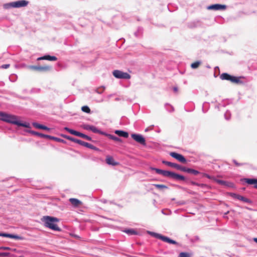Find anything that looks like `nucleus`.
I'll list each match as a JSON object with an SVG mask.
<instances>
[{
	"label": "nucleus",
	"mask_w": 257,
	"mask_h": 257,
	"mask_svg": "<svg viewBox=\"0 0 257 257\" xmlns=\"http://www.w3.org/2000/svg\"><path fill=\"white\" fill-rule=\"evenodd\" d=\"M28 4V2L25 0H22L12 3L11 5L14 8H20L26 6Z\"/></svg>",
	"instance_id": "12"
},
{
	"label": "nucleus",
	"mask_w": 257,
	"mask_h": 257,
	"mask_svg": "<svg viewBox=\"0 0 257 257\" xmlns=\"http://www.w3.org/2000/svg\"><path fill=\"white\" fill-rule=\"evenodd\" d=\"M46 60L50 61H55L57 60V58L54 56L45 55L44 56L39 57L37 60Z\"/></svg>",
	"instance_id": "19"
},
{
	"label": "nucleus",
	"mask_w": 257,
	"mask_h": 257,
	"mask_svg": "<svg viewBox=\"0 0 257 257\" xmlns=\"http://www.w3.org/2000/svg\"><path fill=\"white\" fill-rule=\"evenodd\" d=\"M226 8V6L224 5H220V4H215L209 6L208 7V9L209 10H225Z\"/></svg>",
	"instance_id": "16"
},
{
	"label": "nucleus",
	"mask_w": 257,
	"mask_h": 257,
	"mask_svg": "<svg viewBox=\"0 0 257 257\" xmlns=\"http://www.w3.org/2000/svg\"><path fill=\"white\" fill-rule=\"evenodd\" d=\"M0 236L9 237V238H14L16 239H19V240L24 239V238L22 236H19L17 235L6 233L0 232Z\"/></svg>",
	"instance_id": "15"
},
{
	"label": "nucleus",
	"mask_w": 257,
	"mask_h": 257,
	"mask_svg": "<svg viewBox=\"0 0 257 257\" xmlns=\"http://www.w3.org/2000/svg\"><path fill=\"white\" fill-rule=\"evenodd\" d=\"M200 64V62L199 61L195 62L191 64V66L193 69H196L199 67Z\"/></svg>",
	"instance_id": "31"
},
{
	"label": "nucleus",
	"mask_w": 257,
	"mask_h": 257,
	"mask_svg": "<svg viewBox=\"0 0 257 257\" xmlns=\"http://www.w3.org/2000/svg\"><path fill=\"white\" fill-rule=\"evenodd\" d=\"M202 175H203V176L206 177L207 178L210 179H212L213 180H214V179L215 178L214 177L210 176H209V175H208L207 174H206V173H203Z\"/></svg>",
	"instance_id": "37"
},
{
	"label": "nucleus",
	"mask_w": 257,
	"mask_h": 257,
	"mask_svg": "<svg viewBox=\"0 0 257 257\" xmlns=\"http://www.w3.org/2000/svg\"><path fill=\"white\" fill-rule=\"evenodd\" d=\"M51 140H54L57 142H61V143H65L66 142L63 140H62L61 139H59V138H56V137H52L51 136Z\"/></svg>",
	"instance_id": "33"
},
{
	"label": "nucleus",
	"mask_w": 257,
	"mask_h": 257,
	"mask_svg": "<svg viewBox=\"0 0 257 257\" xmlns=\"http://www.w3.org/2000/svg\"><path fill=\"white\" fill-rule=\"evenodd\" d=\"M32 133L35 135L38 136L41 138H48V139H51V136L44 135V134L39 133L38 132H32Z\"/></svg>",
	"instance_id": "24"
},
{
	"label": "nucleus",
	"mask_w": 257,
	"mask_h": 257,
	"mask_svg": "<svg viewBox=\"0 0 257 257\" xmlns=\"http://www.w3.org/2000/svg\"><path fill=\"white\" fill-rule=\"evenodd\" d=\"M243 181L249 185H253V187L257 189V179L244 178Z\"/></svg>",
	"instance_id": "17"
},
{
	"label": "nucleus",
	"mask_w": 257,
	"mask_h": 257,
	"mask_svg": "<svg viewBox=\"0 0 257 257\" xmlns=\"http://www.w3.org/2000/svg\"><path fill=\"white\" fill-rule=\"evenodd\" d=\"M162 163L163 164L166 165L168 166L175 168L177 169V170L184 171V170H185V167H183L180 166V165H178L176 163H173L170 162L166 161H163Z\"/></svg>",
	"instance_id": "11"
},
{
	"label": "nucleus",
	"mask_w": 257,
	"mask_h": 257,
	"mask_svg": "<svg viewBox=\"0 0 257 257\" xmlns=\"http://www.w3.org/2000/svg\"><path fill=\"white\" fill-rule=\"evenodd\" d=\"M0 249L3 250H10V248L9 247L2 246L0 247Z\"/></svg>",
	"instance_id": "41"
},
{
	"label": "nucleus",
	"mask_w": 257,
	"mask_h": 257,
	"mask_svg": "<svg viewBox=\"0 0 257 257\" xmlns=\"http://www.w3.org/2000/svg\"><path fill=\"white\" fill-rule=\"evenodd\" d=\"M183 172H187L188 173H191L195 175L199 174V172L197 170L190 168H187L186 167H185V170H184Z\"/></svg>",
	"instance_id": "23"
},
{
	"label": "nucleus",
	"mask_w": 257,
	"mask_h": 257,
	"mask_svg": "<svg viewBox=\"0 0 257 257\" xmlns=\"http://www.w3.org/2000/svg\"><path fill=\"white\" fill-rule=\"evenodd\" d=\"M113 75L116 78L129 79L131 75L126 72H123L121 71L115 70L112 72Z\"/></svg>",
	"instance_id": "5"
},
{
	"label": "nucleus",
	"mask_w": 257,
	"mask_h": 257,
	"mask_svg": "<svg viewBox=\"0 0 257 257\" xmlns=\"http://www.w3.org/2000/svg\"><path fill=\"white\" fill-rule=\"evenodd\" d=\"M125 232L129 234H131V235H133V234H136L137 233V231H136L134 229H128V230H126L125 231Z\"/></svg>",
	"instance_id": "35"
},
{
	"label": "nucleus",
	"mask_w": 257,
	"mask_h": 257,
	"mask_svg": "<svg viewBox=\"0 0 257 257\" xmlns=\"http://www.w3.org/2000/svg\"><path fill=\"white\" fill-rule=\"evenodd\" d=\"M191 255H190V254L189 253H187V252H181L178 257H190Z\"/></svg>",
	"instance_id": "34"
},
{
	"label": "nucleus",
	"mask_w": 257,
	"mask_h": 257,
	"mask_svg": "<svg viewBox=\"0 0 257 257\" xmlns=\"http://www.w3.org/2000/svg\"><path fill=\"white\" fill-rule=\"evenodd\" d=\"M28 68L32 70L38 72H47L50 71L52 68L51 66L49 65L43 66L31 65Z\"/></svg>",
	"instance_id": "6"
},
{
	"label": "nucleus",
	"mask_w": 257,
	"mask_h": 257,
	"mask_svg": "<svg viewBox=\"0 0 257 257\" xmlns=\"http://www.w3.org/2000/svg\"><path fill=\"white\" fill-rule=\"evenodd\" d=\"M10 67V64H4L1 66V68L4 69H7Z\"/></svg>",
	"instance_id": "40"
},
{
	"label": "nucleus",
	"mask_w": 257,
	"mask_h": 257,
	"mask_svg": "<svg viewBox=\"0 0 257 257\" xmlns=\"http://www.w3.org/2000/svg\"><path fill=\"white\" fill-rule=\"evenodd\" d=\"M253 240H254L256 243H257V238H253Z\"/></svg>",
	"instance_id": "44"
},
{
	"label": "nucleus",
	"mask_w": 257,
	"mask_h": 257,
	"mask_svg": "<svg viewBox=\"0 0 257 257\" xmlns=\"http://www.w3.org/2000/svg\"><path fill=\"white\" fill-rule=\"evenodd\" d=\"M69 201L72 205L75 207H78L82 205V202L76 198H70Z\"/></svg>",
	"instance_id": "18"
},
{
	"label": "nucleus",
	"mask_w": 257,
	"mask_h": 257,
	"mask_svg": "<svg viewBox=\"0 0 257 257\" xmlns=\"http://www.w3.org/2000/svg\"><path fill=\"white\" fill-rule=\"evenodd\" d=\"M171 178L174 179L175 180H182V181H184L185 179V177L183 176L180 175L179 174H177L173 173V172L172 173V176Z\"/></svg>",
	"instance_id": "22"
},
{
	"label": "nucleus",
	"mask_w": 257,
	"mask_h": 257,
	"mask_svg": "<svg viewBox=\"0 0 257 257\" xmlns=\"http://www.w3.org/2000/svg\"><path fill=\"white\" fill-rule=\"evenodd\" d=\"M152 233L154 235V236H155L156 237H157L159 239H160L161 240H162V241H163L164 242H168L170 244H177V242L176 241L172 240L167 236H165L161 234L156 233Z\"/></svg>",
	"instance_id": "8"
},
{
	"label": "nucleus",
	"mask_w": 257,
	"mask_h": 257,
	"mask_svg": "<svg viewBox=\"0 0 257 257\" xmlns=\"http://www.w3.org/2000/svg\"><path fill=\"white\" fill-rule=\"evenodd\" d=\"M213 181L214 182H216L217 183L220 184L221 185H224V186L228 185V182L223 181V180H219V179L214 178Z\"/></svg>",
	"instance_id": "26"
},
{
	"label": "nucleus",
	"mask_w": 257,
	"mask_h": 257,
	"mask_svg": "<svg viewBox=\"0 0 257 257\" xmlns=\"http://www.w3.org/2000/svg\"><path fill=\"white\" fill-rule=\"evenodd\" d=\"M9 254L8 252H0V256H8Z\"/></svg>",
	"instance_id": "39"
},
{
	"label": "nucleus",
	"mask_w": 257,
	"mask_h": 257,
	"mask_svg": "<svg viewBox=\"0 0 257 257\" xmlns=\"http://www.w3.org/2000/svg\"><path fill=\"white\" fill-rule=\"evenodd\" d=\"M32 124L35 127L39 129H43L44 126L37 122H33Z\"/></svg>",
	"instance_id": "32"
},
{
	"label": "nucleus",
	"mask_w": 257,
	"mask_h": 257,
	"mask_svg": "<svg viewBox=\"0 0 257 257\" xmlns=\"http://www.w3.org/2000/svg\"><path fill=\"white\" fill-rule=\"evenodd\" d=\"M0 119L7 122L16 124L18 126H22L26 128L30 127V124L29 123L21 122L18 120V117L17 116L4 112L1 111L0 113Z\"/></svg>",
	"instance_id": "1"
},
{
	"label": "nucleus",
	"mask_w": 257,
	"mask_h": 257,
	"mask_svg": "<svg viewBox=\"0 0 257 257\" xmlns=\"http://www.w3.org/2000/svg\"><path fill=\"white\" fill-rule=\"evenodd\" d=\"M153 170H154L157 173L162 175L163 170H161L159 169H156V168H154Z\"/></svg>",
	"instance_id": "38"
},
{
	"label": "nucleus",
	"mask_w": 257,
	"mask_h": 257,
	"mask_svg": "<svg viewBox=\"0 0 257 257\" xmlns=\"http://www.w3.org/2000/svg\"><path fill=\"white\" fill-rule=\"evenodd\" d=\"M42 221L44 222V226L54 231H60L61 230L57 224L59 219L56 217L45 216L42 218Z\"/></svg>",
	"instance_id": "2"
},
{
	"label": "nucleus",
	"mask_w": 257,
	"mask_h": 257,
	"mask_svg": "<svg viewBox=\"0 0 257 257\" xmlns=\"http://www.w3.org/2000/svg\"><path fill=\"white\" fill-rule=\"evenodd\" d=\"M190 183L192 185H196V186H199V187H202V188L207 187V186L206 184H199V183H196V182H194V181H191L190 182Z\"/></svg>",
	"instance_id": "29"
},
{
	"label": "nucleus",
	"mask_w": 257,
	"mask_h": 257,
	"mask_svg": "<svg viewBox=\"0 0 257 257\" xmlns=\"http://www.w3.org/2000/svg\"><path fill=\"white\" fill-rule=\"evenodd\" d=\"M233 162L236 166H240L244 165V163H239L236 160H233Z\"/></svg>",
	"instance_id": "36"
},
{
	"label": "nucleus",
	"mask_w": 257,
	"mask_h": 257,
	"mask_svg": "<svg viewBox=\"0 0 257 257\" xmlns=\"http://www.w3.org/2000/svg\"><path fill=\"white\" fill-rule=\"evenodd\" d=\"M64 130L72 135L81 137V138H84L88 141H91V138L90 137H89L85 134H83L81 133H80L79 132L70 129L67 127H64Z\"/></svg>",
	"instance_id": "7"
},
{
	"label": "nucleus",
	"mask_w": 257,
	"mask_h": 257,
	"mask_svg": "<svg viewBox=\"0 0 257 257\" xmlns=\"http://www.w3.org/2000/svg\"><path fill=\"white\" fill-rule=\"evenodd\" d=\"M62 136L63 138H64L68 140L71 141L72 142L77 143V144H78L81 146H84L86 148H88L91 149L92 150H96V151L98 150V149L96 147L94 146L93 145H92L89 143H88L87 142L82 141L80 140L72 138L70 136H68L67 135H62Z\"/></svg>",
	"instance_id": "3"
},
{
	"label": "nucleus",
	"mask_w": 257,
	"mask_h": 257,
	"mask_svg": "<svg viewBox=\"0 0 257 257\" xmlns=\"http://www.w3.org/2000/svg\"><path fill=\"white\" fill-rule=\"evenodd\" d=\"M43 130H47V131H49L50 130V128L44 125V127H43Z\"/></svg>",
	"instance_id": "42"
},
{
	"label": "nucleus",
	"mask_w": 257,
	"mask_h": 257,
	"mask_svg": "<svg viewBox=\"0 0 257 257\" xmlns=\"http://www.w3.org/2000/svg\"><path fill=\"white\" fill-rule=\"evenodd\" d=\"M173 90L174 91V92H177V91H178V88H177V87H174L173 88Z\"/></svg>",
	"instance_id": "43"
},
{
	"label": "nucleus",
	"mask_w": 257,
	"mask_h": 257,
	"mask_svg": "<svg viewBox=\"0 0 257 257\" xmlns=\"http://www.w3.org/2000/svg\"><path fill=\"white\" fill-rule=\"evenodd\" d=\"M115 134L119 136V137H122L124 138H127L128 137V134L127 132L120 131V130H116L114 132Z\"/></svg>",
	"instance_id": "21"
},
{
	"label": "nucleus",
	"mask_w": 257,
	"mask_h": 257,
	"mask_svg": "<svg viewBox=\"0 0 257 257\" xmlns=\"http://www.w3.org/2000/svg\"><path fill=\"white\" fill-rule=\"evenodd\" d=\"M106 163L108 165H111L112 166H117L118 165V163L114 161L113 158L110 156H107L106 158Z\"/></svg>",
	"instance_id": "20"
},
{
	"label": "nucleus",
	"mask_w": 257,
	"mask_h": 257,
	"mask_svg": "<svg viewBox=\"0 0 257 257\" xmlns=\"http://www.w3.org/2000/svg\"><path fill=\"white\" fill-rule=\"evenodd\" d=\"M81 110L85 112H86L87 113H90V109L87 106H83L81 107Z\"/></svg>",
	"instance_id": "30"
},
{
	"label": "nucleus",
	"mask_w": 257,
	"mask_h": 257,
	"mask_svg": "<svg viewBox=\"0 0 257 257\" xmlns=\"http://www.w3.org/2000/svg\"><path fill=\"white\" fill-rule=\"evenodd\" d=\"M230 196L236 199L242 201V202H244L249 203L250 202V200L247 198H245L238 194H236L235 193H230Z\"/></svg>",
	"instance_id": "14"
},
{
	"label": "nucleus",
	"mask_w": 257,
	"mask_h": 257,
	"mask_svg": "<svg viewBox=\"0 0 257 257\" xmlns=\"http://www.w3.org/2000/svg\"><path fill=\"white\" fill-rule=\"evenodd\" d=\"M154 185L158 189L162 190V189H167L168 187L163 184H154Z\"/></svg>",
	"instance_id": "27"
},
{
	"label": "nucleus",
	"mask_w": 257,
	"mask_h": 257,
	"mask_svg": "<svg viewBox=\"0 0 257 257\" xmlns=\"http://www.w3.org/2000/svg\"><path fill=\"white\" fill-rule=\"evenodd\" d=\"M81 127L86 130H90L95 133H101L100 131H99L96 127H95L93 125H90L88 124H83L81 125Z\"/></svg>",
	"instance_id": "13"
},
{
	"label": "nucleus",
	"mask_w": 257,
	"mask_h": 257,
	"mask_svg": "<svg viewBox=\"0 0 257 257\" xmlns=\"http://www.w3.org/2000/svg\"><path fill=\"white\" fill-rule=\"evenodd\" d=\"M170 155L172 157L176 159V160H177L178 161H179L181 163H186V159L181 154L177 153L176 152H171L170 153Z\"/></svg>",
	"instance_id": "10"
},
{
	"label": "nucleus",
	"mask_w": 257,
	"mask_h": 257,
	"mask_svg": "<svg viewBox=\"0 0 257 257\" xmlns=\"http://www.w3.org/2000/svg\"><path fill=\"white\" fill-rule=\"evenodd\" d=\"M108 137L109 139H111V140H113L116 142H121V140L120 139L115 137V136H114L113 135H108Z\"/></svg>",
	"instance_id": "28"
},
{
	"label": "nucleus",
	"mask_w": 257,
	"mask_h": 257,
	"mask_svg": "<svg viewBox=\"0 0 257 257\" xmlns=\"http://www.w3.org/2000/svg\"><path fill=\"white\" fill-rule=\"evenodd\" d=\"M172 173L173 172L170 171L163 170L162 175H163L164 177H168L172 178Z\"/></svg>",
	"instance_id": "25"
},
{
	"label": "nucleus",
	"mask_w": 257,
	"mask_h": 257,
	"mask_svg": "<svg viewBox=\"0 0 257 257\" xmlns=\"http://www.w3.org/2000/svg\"><path fill=\"white\" fill-rule=\"evenodd\" d=\"M132 138L137 142L143 145H146V140L141 135L133 134L131 135Z\"/></svg>",
	"instance_id": "9"
},
{
	"label": "nucleus",
	"mask_w": 257,
	"mask_h": 257,
	"mask_svg": "<svg viewBox=\"0 0 257 257\" xmlns=\"http://www.w3.org/2000/svg\"><path fill=\"white\" fill-rule=\"evenodd\" d=\"M220 78L222 80H228L233 83H242V82L240 80V77H238L233 76L226 73H223L222 74H221L220 76Z\"/></svg>",
	"instance_id": "4"
}]
</instances>
